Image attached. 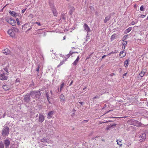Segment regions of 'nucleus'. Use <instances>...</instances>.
Wrapping results in <instances>:
<instances>
[{
  "mask_svg": "<svg viewBox=\"0 0 148 148\" xmlns=\"http://www.w3.org/2000/svg\"><path fill=\"white\" fill-rule=\"evenodd\" d=\"M9 129L8 127H5L2 130V135L3 136L8 135L9 134Z\"/></svg>",
  "mask_w": 148,
  "mask_h": 148,
  "instance_id": "obj_1",
  "label": "nucleus"
},
{
  "mask_svg": "<svg viewBox=\"0 0 148 148\" xmlns=\"http://www.w3.org/2000/svg\"><path fill=\"white\" fill-rule=\"evenodd\" d=\"M6 21L12 26H14L16 24L15 21L11 18L6 19Z\"/></svg>",
  "mask_w": 148,
  "mask_h": 148,
  "instance_id": "obj_2",
  "label": "nucleus"
},
{
  "mask_svg": "<svg viewBox=\"0 0 148 148\" xmlns=\"http://www.w3.org/2000/svg\"><path fill=\"white\" fill-rule=\"evenodd\" d=\"M146 135L145 133H143L139 137V141L142 142L145 140L146 138Z\"/></svg>",
  "mask_w": 148,
  "mask_h": 148,
  "instance_id": "obj_3",
  "label": "nucleus"
},
{
  "mask_svg": "<svg viewBox=\"0 0 148 148\" xmlns=\"http://www.w3.org/2000/svg\"><path fill=\"white\" fill-rule=\"evenodd\" d=\"M30 96L29 95H26L24 96V100L25 102L28 103L30 99Z\"/></svg>",
  "mask_w": 148,
  "mask_h": 148,
  "instance_id": "obj_4",
  "label": "nucleus"
},
{
  "mask_svg": "<svg viewBox=\"0 0 148 148\" xmlns=\"http://www.w3.org/2000/svg\"><path fill=\"white\" fill-rule=\"evenodd\" d=\"M8 33L12 37H14L15 36V34L12 29L9 30L8 31Z\"/></svg>",
  "mask_w": 148,
  "mask_h": 148,
  "instance_id": "obj_5",
  "label": "nucleus"
},
{
  "mask_svg": "<svg viewBox=\"0 0 148 148\" xmlns=\"http://www.w3.org/2000/svg\"><path fill=\"white\" fill-rule=\"evenodd\" d=\"M8 77L5 76V74L3 73L2 74L0 75V79L2 80H7Z\"/></svg>",
  "mask_w": 148,
  "mask_h": 148,
  "instance_id": "obj_6",
  "label": "nucleus"
},
{
  "mask_svg": "<svg viewBox=\"0 0 148 148\" xmlns=\"http://www.w3.org/2000/svg\"><path fill=\"white\" fill-rule=\"evenodd\" d=\"M3 53L5 55H8L10 53V51L8 49L6 48L3 51Z\"/></svg>",
  "mask_w": 148,
  "mask_h": 148,
  "instance_id": "obj_7",
  "label": "nucleus"
},
{
  "mask_svg": "<svg viewBox=\"0 0 148 148\" xmlns=\"http://www.w3.org/2000/svg\"><path fill=\"white\" fill-rule=\"evenodd\" d=\"M84 29L87 32H90V29L87 24L86 23L84 24Z\"/></svg>",
  "mask_w": 148,
  "mask_h": 148,
  "instance_id": "obj_8",
  "label": "nucleus"
},
{
  "mask_svg": "<svg viewBox=\"0 0 148 148\" xmlns=\"http://www.w3.org/2000/svg\"><path fill=\"white\" fill-rule=\"evenodd\" d=\"M44 120V118L42 114H40L38 121L39 122L42 123Z\"/></svg>",
  "mask_w": 148,
  "mask_h": 148,
  "instance_id": "obj_9",
  "label": "nucleus"
},
{
  "mask_svg": "<svg viewBox=\"0 0 148 148\" xmlns=\"http://www.w3.org/2000/svg\"><path fill=\"white\" fill-rule=\"evenodd\" d=\"M10 144V141L8 140H6L5 141L4 144L5 147H8Z\"/></svg>",
  "mask_w": 148,
  "mask_h": 148,
  "instance_id": "obj_10",
  "label": "nucleus"
},
{
  "mask_svg": "<svg viewBox=\"0 0 148 148\" xmlns=\"http://www.w3.org/2000/svg\"><path fill=\"white\" fill-rule=\"evenodd\" d=\"M111 18V15H109L106 16L105 18V19L104 20V23H106L107 22L109 21Z\"/></svg>",
  "mask_w": 148,
  "mask_h": 148,
  "instance_id": "obj_11",
  "label": "nucleus"
},
{
  "mask_svg": "<svg viewBox=\"0 0 148 148\" xmlns=\"http://www.w3.org/2000/svg\"><path fill=\"white\" fill-rule=\"evenodd\" d=\"M41 94L39 91H38L37 92L36 91V94H35V97L39 98L40 97Z\"/></svg>",
  "mask_w": 148,
  "mask_h": 148,
  "instance_id": "obj_12",
  "label": "nucleus"
},
{
  "mask_svg": "<svg viewBox=\"0 0 148 148\" xmlns=\"http://www.w3.org/2000/svg\"><path fill=\"white\" fill-rule=\"evenodd\" d=\"M35 94H36V91H33L31 92L29 95L32 97L35 98Z\"/></svg>",
  "mask_w": 148,
  "mask_h": 148,
  "instance_id": "obj_13",
  "label": "nucleus"
},
{
  "mask_svg": "<svg viewBox=\"0 0 148 148\" xmlns=\"http://www.w3.org/2000/svg\"><path fill=\"white\" fill-rule=\"evenodd\" d=\"M43 143H48L49 142L48 139L47 138H43L40 140Z\"/></svg>",
  "mask_w": 148,
  "mask_h": 148,
  "instance_id": "obj_14",
  "label": "nucleus"
},
{
  "mask_svg": "<svg viewBox=\"0 0 148 148\" xmlns=\"http://www.w3.org/2000/svg\"><path fill=\"white\" fill-rule=\"evenodd\" d=\"M146 72V70L145 69H143L142 70V71L140 73V74H139V75L142 77H143L145 73Z\"/></svg>",
  "mask_w": 148,
  "mask_h": 148,
  "instance_id": "obj_15",
  "label": "nucleus"
},
{
  "mask_svg": "<svg viewBox=\"0 0 148 148\" xmlns=\"http://www.w3.org/2000/svg\"><path fill=\"white\" fill-rule=\"evenodd\" d=\"M60 99L61 100V101H62L63 102H64L65 100V97L62 94L60 95Z\"/></svg>",
  "mask_w": 148,
  "mask_h": 148,
  "instance_id": "obj_16",
  "label": "nucleus"
},
{
  "mask_svg": "<svg viewBox=\"0 0 148 148\" xmlns=\"http://www.w3.org/2000/svg\"><path fill=\"white\" fill-rule=\"evenodd\" d=\"M79 55H78V56H77V58L75 60V61L73 62V65H76L79 60Z\"/></svg>",
  "mask_w": 148,
  "mask_h": 148,
  "instance_id": "obj_17",
  "label": "nucleus"
},
{
  "mask_svg": "<svg viewBox=\"0 0 148 148\" xmlns=\"http://www.w3.org/2000/svg\"><path fill=\"white\" fill-rule=\"evenodd\" d=\"M9 13L10 14L13 16H16V14H17L14 11H10L9 12Z\"/></svg>",
  "mask_w": 148,
  "mask_h": 148,
  "instance_id": "obj_18",
  "label": "nucleus"
},
{
  "mask_svg": "<svg viewBox=\"0 0 148 148\" xmlns=\"http://www.w3.org/2000/svg\"><path fill=\"white\" fill-rule=\"evenodd\" d=\"M53 114V111H51L49 112L48 114V116L47 117L49 119L51 118L52 117L51 116Z\"/></svg>",
  "mask_w": 148,
  "mask_h": 148,
  "instance_id": "obj_19",
  "label": "nucleus"
},
{
  "mask_svg": "<svg viewBox=\"0 0 148 148\" xmlns=\"http://www.w3.org/2000/svg\"><path fill=\"white\" fill-rule=\"evenodd\" d=\"M3 88L5 90H8L9 89L8 86L7 85H4L3 86Z\"/></svg>",
  "mask_w": 148,
  "mask_h": 148,
  "instance_id": "obj_20",
  "label": "nucleus"
},
{
  "mask_svg": "<svg viewBox=\"0 0 148 148\" xmlns=\"http://www.w3.org/2000/svg\"><path fill=\"white\" fill-rule=\"evenodd\" d=\"M11 29L12 30H13L14 32H18L19 31L18 29L15 27H12Z\"/></svg>",
  "mask_w": 148,
  "mask_h": 148,
  "instance_id": "obj_21",
  "label": "nucleus"
},
{
  "mask_svg": "<svg viewBox=\"0 0 148 148\" xmlns=\"http://www.w3.org/2000/svg\"><path fill=\"white\" fill-rule=\"evenodd\" d=\"M120 56H121V57H123L125 56V54H124L123 51L121 52L120 53Z\"/></svg>",
  "mask_w": 148,
  "mask_h": 148,
  "instance_id": "obj_22",
  "label": "nucleus"
},
{
  "mask_svg": "<svg viewBox=\"0 0 148 148\" xmlns=\"http://www.w3.org/2000/svg\"><path fill=\"white\" fill-rule=\"evenodd\" d=\"M125 66V67H127L128 65V61L127 60L125 61L124 62Z\"/></svg>",
  "mask_w": 148,
  "mask_h": 148,
  "instance_id": "obj_23",
  "label": "nucleus"
},
{
  "mask_svg": "<svg viewBox=\"0 0 148 148\" xmlns=\"http://www.w3.org/2000/svg\"><path fill=\"white\" fill-rule=\"evenodd\" d=\"M75 8L73 6L71 7V11L69 12L70 14L71 15L73 11L74 10Z\"/></svg>",
  "mask_w": 148,
  "mask_h": 148,
  "instance_id": "obj_24",
  "label": "nucleus"
},
{
  "mask_svg": "<svg viewBox=\"0 0 148 148\" xmlns=\"http://www.w3.org/2000/svg\"><path fill=\"white\" fill-rule=\"evenodd\" d=\"M4 148V146L3 143L1 142H0V148Z\"/></svg>",
  "mask_w": 148,
  "mask_h": 148,
  "instance_id": "obj_25",
  "label": "nucleus"
},
{
  "mask_svg": "<svg viewBox=\"0 0 148 148\" xmlns=\"http://www.w3.org/2000/svg\"><path fill=\"white\" fill-rule=\"evenodd\" d=\"M53 14H54V15L55 16H57V13L56 12V10H53Z\"/></svg>",
  "mask_w": 148,
  "mask_h": 148,
  "instance_id": "obj_26",
  "label": "nucleus"
},
{
  "mask_svg": "<svg viewBox=\"0 0 148 148\" xmlns=\"http://www.w3.org/2000/svg\"><path fill=\"white\" fill-rule=\"evenodd\" d=\"M46 95L47 97V99L48 101H49V102L50 103V102L49 100V96L48 93V92H46Z\"/></svg>",
  "mask_w": 148,
  "mask_h": 148,
  "instance_id": "obj_27",
  "label": "nucleus"
},
{
  "mask_svg": "<svg viewBox=\"0 0 148 148\" xmlns=\"http://www.w3.org/2000/svg\"><path fill=\"white\" fill-rule=\"evenodd\" d=\"M78 53V52H72V53H71V52H70V53H69V54H68L67 55V58H69L70 56V55H72V54H73V53Z\"/></svg>",
  "mask_w": 148,
  "mask_h": 148,
  "instance_id": "obj_28",
  "label": "nucleus"
},
{
  "mask_svg": "<svg viewBox=\"0 0 148 148\" xmlns=\"http://www.w3.org/2000/svg\"><path fill=\"white\" fill-rule=\"evenodd\" d=\"M64 62V61H61L60 64L57 67H59L60 66L62 65Z\"/></svg>",
  "mask_w": 148,
  "mask_h": 148,
  "instance_id": "obj_29",
  "label": "nucleus"
},
{
  "mask_svg": "<svg viewBox=\"0 0 148 148\" xmlns=\"http://www.w3.org/2000/svg\"><path fill=\"white\" fill-rule=\"evenodd\" d=\"M64 85V83H63L61 84L60 85V91H61L62 88L63 86Z\"/></svg>",
  "mask_w": 148,
  "mask_h": 148,
  "instance_id": "obj_30",
  "label": "nucleus"
},
{
  "mask_svg": "<svg viewBox=\"0 0 148 148\" xmlns=\"http://www.w3.org/2000/svg\"><path fill=\"white\" fill-rule=\"evenodd\" d=\"M127 44V41H123L122 44L123 46H125Z\"/></svg>",
  "mask_w": 148,
  "mask_h": 148,
  "instance_id": "obj_31",
  "label": "nucleus"
},
{
  "mask_svg": "<svg viewBox=\"0 0 148 148\" xmlns=\"http://www.w3.org/2000/svg\"><path fill=\"white\" fill-rule=\"evenodd\" d=\"M140 10L141 11H144V8L143 5H142L140 8Z\"/></svg>",
  "mask_w": 148,
  "mask_h": 148,
  "instance_id": "obj_32",
  "label": "nucleus"
},
{
  "mask_svg": "<svg viewBox=\"0 0 148 148\" xmlns=\"http://www.w3.org/2000/svg\"><path fill=\"white\" fill-rule=\"evenodd\" d=\"M16 21L17 22L18 25H20V23H19V19L18 18H17L16 19Z\"/></svg>",
  "mask_w": 148,
  "mask_h": 148,
  "instance_id": "obj_33",
  "label": "nucleus"
},
{
  "mask_svg": "<svg viewBox=\"0 0 148 148\" xmlns=\"http://www.w3.org/2000/svg\"><path fill=\"white\" fill-rule=\"evenodd\" d=\"M116 141L117 142V144L119 145L120 147H121L122 146V144H120V143H119V142H118V140H117Z\"/></svg>",
  "mask_w": 148,
  "mask_h": 148,
  "instance_id": "obj_34",
  "label": "nucleus"
},
{
  "mask_svg": "<svg viewBox=\"0 0 148 148\" xmlns=\"http://www.w3.org/2000/svg\"><path fill=\"white\" fill-rule=\"evenodd\" d=\"M40 67V66H38V68H37L36 69V71H37V72H38L39 71Z\"/></svg>",
  "mask_w": 148,
  "mask_h": 148,
  "instance_id": "obj_35",
  "label": "nucleus"
},
{
  "mask_svg": "<svg viewBox=\"0 0 148 148\" xmlns=\"http://www.w3.org/2000/svg\"><path fill=\"white\" fill-rule=\"evenodd\" d=\"M131 28L129 27L127 29V30L128 31L127 32H129L130 31H131Z\"/></svg>",
  "mask_w": 148,
  "mask_h": 148,
  "instance_id": "obj_36",
  "label": "nucleus"
},
{
  "mask_svg": "<svg viewBox=\"0 0 148 148\" xmlns=\"http://www.w3.org/2000/svg\"><path fill=\"white\" fill-rule=\"evenodd\" d=\"M110 121H106V122H100V124H102L103 123H106V122H110Z\"/></svg>",
  "mask_w": 148,
  "mask_h": 148,
  "instance_id": "obj_37",
  "label": "nucleus"
},
{
  "mask_svg": "<svg viewBox=\"0 0 148 148\" xmlns=\"http://www.w3.org/2000/svg\"><path fill=\"white\" fill-rule=\"evenodd\" d=\"M25 10H26L25 9H24V10H22V13H24V12H25Z\"/></svg>",
  "mask_w": 148,
  "mask_h": 148,
  "instance_id": "obj_38",
  "label": "nucleus"
},
{
  "mask_svg": "<svg viewBox=\"0 0 148 148\" xmlns=\"http://www.w3.org/2000/svg\"><path fill=\"white\" fill-rule=\"evenodd\" d=\"M145 16H145V15H142L141 16H140V17H141L143 18H144V17H145Z\"/></svg>",
  "mask_w": 148,
  "mask_h": 148,
  "instance_id": "obj_39",
  "label": "nucleus"
},
{
  "mask_svg": "<svg viewBox=\"0 0 148 148\" xmlns=\"http://www.w3.org/2000/svg\"><path fill=\"white\" fill-rule=\"evenodd\" d=\"M136 23L134 22V21H133L132 22V25H134Z\"/></svg>",
  "mask_w": 148,
  "mask_h": 148,
  "instance_id": "obj_40",
  "label": "nucleus"
},
{
  "mask_svg": "<svg viewBox=\"0 0 148 148\" xmlns=\"http://www.w3.org/2000/svg\"><path fill=\"white\" fill-rule=\"evenodd\" d=\"M4 70L6 72H7V73H8V70L7 69V68H5L4 69Z\"/></svg>",
  "mask_w": 148,
  "mask_h": 148,
  "instance_id": "obj_41",
  "label": "nucleus"
},
{
  "mask_svg": "<svg viewBox=\"0 0 148 148\" xmlns=\"http://www.w3.org/2000/svg\"><path fill=\"white\" fill-rule=\"evenodd\" d=\"M36 23L38 25H41V24H40V23H39V22H36Z\"/></svg>",
  "mask_w": 148,
  "mask_h": 148,
  "instance_id": "obj_42",
  "label": "nucleus"
},
{
  "mask_svg": "<svg viewBox=\"0 0 148 148\" xmlns=\"http://www.w3.org/2000/svg\"><path fill=\"white\" fill-rule=\"evenodd\" d=\"M115 74L114 73H112L110 74V75L111 76H112L114 75Z\"/></svg>",
  "mask_w": 148,
  "mask_h": 148,
  "instance_id": "obj_43",
  "label": "nucleus"
},
{
  "mask_svg": "<svg viewBox=\"0 0 148 148\" xmlns=\"http://www.w3.org/2000/svg\"><path fill=\"white\" fill-rule=\"evenodd\" d=\"M79 103L81 105H82L84 104V103L83 102H79Z\"/></svg>",
  "mask_w": 148,
  "mask_h": 148,
  "instance_id": "obj_44",
  "label": "nucleus"
},
{
  "mask_svg": "<svg viewBox=\"0 0 148 148\" xmlns=\"http://www.w3.org/2000/svg\"><path fill=\"white\" fill-rule=\"evenodd\" d=\"M73 80H72L71 82V83H70V84H69V86H70L71 85H72V83H73Z\"/></svg>",
  "mask_w": 148,
  "mask_h": 148,
  "instance_id": "obj_45",
  "label": "nucleus"
},
{
  "mask_svg": "<svg viewBox=\"0 0 148 148\" xmlns=\"http://www.w3.org/2000/svg\"><path fill=\"white\" fill-rule=\"evenodd\" d=\"M106 55H104V56H103L102 57V59H103V58H105V57H106Z\"/></svg>",
  "mask_w": 148,
  "mask_h": 148,
  "instance_id": "obj_46",
  "label": "nucleus"
},
{
  "mask_svg": "<svg viewBox=\"0 0 148 148\" xmlns=\"http://www.w3.org/2000/svg\"><path fill=\"white\" fill-rule=\"evenodd\" d=\"M88 120H84L83 121V122H88Z\"/></svg>",
  "mask_w": 148,
  "mask_h": 148,
  "instance_id": "obj_47",
  "label": "nucleus"
},
{
  "mask_svg": "<svg viewBox=\"0 0 148 148\" xmlns=\"http://www.w3.org/2000/svg\"><path fill=\"white\" fill-rule=\"evenodd\" d=\"M16 82H19V80H18V79H16Z\"/></svg>",
  "mask_w": 148,
  "mask_h": 148,
  "instance_id": "obj_48",
  "label": "nucleus"
},
{
  "mask_svg": "<svg viewBox=\"0 0 148 148\" xmlns=\"http://www.w3.org/2000/svg\"><path fill=\"white\" fill-rule=\"evenodd\" d=\"M126 74H127V73H125L124 74H123V76H125V75H126Z\"/></svg>",
  "mask_w": 148,
  "mask_h": 148,
  "instance_id": "obj_49",
  "label": "nucleus"
},
{
  "mask_svg": "<svg viewBox=\"0 0 148 148\" xmlns=\"http://www.w3.org/2000/svg\"><path fill=\"white\" fill-rule=\"evenodd\" d=\"M121 70H121V69L120 68V69H119V72H121Z\"/></svg>",
  "mask_w": 148,
  "mask_h": 148,
  "instance_id": "obj_50",
  "label": "nucleus"
},
{
  "mask_svg": "<svg viewBox=\"0 0 148 148\" xmlns=\"http://www.w3.org/2000/svg\"><path fill=\"white\" fill-rule=\"evenodd\" d=\"M131 145V143H128V146H129Z\"/></svg>",
  "mask_w": 148,
  "mask_h": 148,
  "instance_id": "obj_51",
  "label": "nucleus"
},
{
  "mask_svg": "<svg viewBox=\"0 0 148 148\" xmlns=\"http://www.w3.org/2000/svg\"><path fill=\"white\" fill-rule=\"evenodd\" d=\"M50 92H51V95H52L53 94H52V91H50Z\"/></svg>",
  "mask_w": 148,
  "mask_h": 148,
  "instance_id": "obj_52",
  "label": "nucleus"
},
{
  "mask_svg": "<svg viewBox=\"0 0 148 148\" xmlns=\"http://www.w3.org/2000/svg\"><path fill=\"white\" fill-rule=\"evenodd\" d=\"M87 88L85 87L83 88V90H85V89Z\"/></svg>",
  "mask_w": 148,
  "mask_h": 148,
  "instance_id": "obj_53",
  "label": "nucleus"
},
{
  "mask_svg": "<svg viewBox=\"0 0 148 148\" xmlns=\"http://www.w3.org/2000/svg\"><path fill=\"white\" fill-rule=\"evenodd\" d=\"M65 36H64L63 38V40H65Z\"/></svg>",
  "mask_w": 148,
  "mask_h": 148,
  "instance_id": "obj_54",
  "label": "nucleus"
},
{
  "mask_svg": "<svg viewBox=\"0 0 148 148\" xmlns=\"http://www.w3.org/2000/svg\"><path fill=\"white\" fill-rule=\"evenodd\" d=\"M112 110H110L108 111L107 112H110V111H112Z\"/></svg>",
  "mask_w": 148,
  "mask_h": 148,
  "instance_id": "obj_55",
  "label": "nucleus"
},
{
  "mask_svg": "<svg viewBox=\"0 0 148 148\" xmlns=\"http://www.w3.org/2000/svg\"><path fill=\"white\" fill-rule=\"evenodd\" d=\"M97 97H96V96L95 97H94V99H96V98H97Z\"/></svg>",
  "mask_w": 148,
  "mask_h": 148,
  "instance_id": "obj_56",
  "label": "nucleus"
},
{
  "mask_svg": "<svg viewBox=\"0 0 148 148\" xmlns=\"http://www.w3.org/2000/svg\"><path fill=\"white\" fill-rule=\"evenodd\" d=\"M43 145H44V146H47V145H45V144H43Z\"/></svg>",
  "mask_w": 148,
  "mask_h": 148,
  "instance_id": "obj_57",
  "label": "nucleus"
},
{
  "mask_svg": "<svg viewBox=\"0 0 148 148\" xmlns=\"http://www.w3.org/2000/svg\"><path fill=\"white\" fill-rule=\"evenodd\" d=\"M140 25V24L139 25H138L137 26V27L139 26Z\"/></svg>",
  "mask_w": 148,
  "mask_h": 148,
  "instance_id": "obj_58",
  "label": "nucleus"
},
{
  "mask_svg": "<svg viewBox=\"0 0 148 148\" xmlns=\"http://www.w3.org/2000/svg\"><path fill=\"white\" fill-rule=\"evenodd\" d=\"M90 8H92V6H90Z\"/></svg>",
  "mask_w": 148,
  "mask_h": 148,
  "instance_id": "obj_59",
  "label": "nucleus"
},
{
  "mask_svg": "<svg viewBox=\"0 0 148 148\" xmlns=\"http://www.w3.org/2000/svg\"><path fill=\"white\" fill-rule=\"evenodd\" d=\"M63 18L64 19H65V18L63 17Z\"/></svg>",
  "mask_w": 148,
  "mask_h": 148,
  "instance_id": "obj_60",
  "label": "nucleus"
},
{
  "mask_svg": "<svg viewBox=\"0 0 148 148\" xmlns=\"http://www.w3.org/2000/svg\"><path fill=\"white\" fill-rule=\"evenodd\" d=\"M73 111H75V109H74L73 110Z\"/></svg>",
  "mask_w": 148,
  "mask_h": 148,
  "instance_id": "obj_61",
  "label": "nucleus"
},
{
  "mask_svg": "<svg viewBox=\"0 0 148 148\" xmlns=\"http://www.w3.org/2000/svg\"><path fill=\"white\" fill-rule=\"evenodd\" d=\"M107 130H108L109 129V128H108V127H107Z\"/></svg>",
  "mask_w": 148,
  "mask_h": 148,
  "instance_id": "obj_62",
  "label": "nucleus"
},
{
  "mask_svg": "<svg viewBox=\"0 0 148 148\" xmlns=\"http://www.w3.org/2000/svg\"><path fill=\"white\" fill-rule=\"evenodd\" d=\"M147 20H148V17H147Z\"/></svg>",
  "mask_w": 148,
  "mask_h": 148,
  "instance_id": "obj_63",
  "label": "nucleus"
},
{
  "mask_svg": "<svg viewBox=\"0 0 148 148\" xmlns=\"http://www.w3.org/2000/svg\"><path fill=\"white\" fill-rule=\"evenodd\" d=\"M146 148H148V147H146Z\"/></svg>",
  "mask_w": 148,
  "mask_h": 148,
  "instance_id": "obj_64",
  "label": "nucleus"
}]
</instances>
